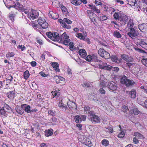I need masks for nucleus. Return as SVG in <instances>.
I'll use <instances>...</instances> for the list:
<instances>
[{
	"instance_id": "nucleus-32",
	"label": "nucleus",
	"mask_w": 147,
	"mask_h": 147,
	"mask_svg": "<svg viewBox=\"0 0 147 147\" xmlns=\"http://www.w3.org/2000/svg\"><path fill=\"white\" fill-rule=\"evenodd\" d=\"M52 66L55 69L57 72H59V64L57 62H53L52 63Z\"/></svg>"
},
{
	"instance_id": "nucleus-14",
	"label": "nucleus",
	"mask_w": 147,
	"mask_h": 147,
	"mask_svg": "<svg viewBox=\"0 0 147 147\" xmlns=\"http://www.w3.org/2000/svg\"><path fill=\"white\" fill-rule=\"evenodd\" d=\"M87 7L88 9L93 10L97 13H99L100 12V10L97 8L96 6L92 4H87Z\"/></svg>"
},
{
	"instance_id": "nucleus-34",
	"label": "nucleus",
	"mask_w": 147,
	"mask_h": 147,
	"mask_svg": "<svg viewBox=\"0 0 147 147\" xmlns=\"http://www.w3.org/2000/svg\"><path fill=\"white\" fill-rule=\"evenodd\" d=\"M53 134V130L51 129L45 130V135L47 137L52 135Z\"/></svg>"
},
{
	"instance_id": "nucleus-10",
	"label": "nucleus",
	"mask_w": 147,
	"mask_h": 147,
	"mask_svg": "<svg viewBox=\"0 0 147 147\" xmlns=\"http://www.w3.org/2000/svg\"><path fill=\"white\" fill-rule=\"evenodd\" d=\"M98 68L100 69L109 70L112 69V67L109 65L107 64L106 63H102V64L99 65Z\"/></svg>"
},
{
	"instance_id": "nucleus-11",
	"label": "nucleus",
	"mask_w": 147,
	"mask_h": 147,
	"mask_svg": "<svg viewBox=\"0 0 147 147\" xmlns=\"http://www.w3.org/2000/svg\"><path fill=\"white\" fill-rule=\"evenodd\" d=\"M38 15V12L36 10H33L31 11V13L29 15V17L30 19L33 20L35 18H37Z\"/></svg>"
},
{
	"instance_id": "nucleus-4",
	"label": "nucleus",
	"mask_w": 147,
	"mask_h": 147,
	"mask_svg": "<svg viewBox=\"0 0 147 147\" xmlns=\"http://www.w3.org/2000/svg\"><path fill=\"white\" fill-rule=\"evenodd\" d=\"M47 34L48 37L52 40L58 42H59V41L60 37H59L57 33L54 32V33H52L49 32L47 33Z\"/></svg>"
},
{
	"instance_id": "nucleus-16",
	"label": "nucleus",
	"mask_w": 147,
	"mask_h": 147,
	"mask_svg": "<svg viewBox=\"0 0 147 147\" xmlns=\"http://www.w3.org/2000/svg\"><path fill=\"white\" fill-rule=\"evenodd\" d=\"M21 107L26 112L28 113L31 112V110L32 108L29 105L23 104L21 105Z\"/></svg>"
},
{
	"instance_id": "nucleus-28",
	"label": "nucleus",
	"mask_w": 147,
	"mask_h": 147,
	"mask_svg": "<svg viewBox=\"0 0 147 147\" xmlns=\"http://www.w3.org/2000/svg\"><path fill=\"white\" fill-rule=\"evenodd\" d=\"M129 96L132 98H135L136 96V92L135 90L132 89L129 92Z\"/></svg>"
},
{
	"instance_id": "nucleus-20",
	"label": "nucleus",
	"mask_w": 147,
	"mask_h": 147,
	"mask_svg": "<svg viewBox=\"0 0 147 147\" xmlns=\"http://www.w3.org/2000/svg\"><path fill=\"white\" fill-rule=\"evenodd\" d=\"M49 16L50 18L53 19H57L59 18V16L57 13L54 12L52 11H50L49 13Z\"/></svg>"
},
{
	"instance_id": "nucleus-8",
	"label": "nucleus",
	"mask_w": 147,
	"mask_h": 147,
	"mask_svg": "<svg viewBox=\"0 0 147 147\" xmlns=\"http://www.w3.org/2000/svg\"><path fill=\"white\" fill-rule=\"evenodd\" d=\"M129 30V31L127 33V34L131 38H134L138 35L139 33L138 31L135 28Z\"/></svg>"
},
{
	"instance_id": "nucleus-57",
	"label": "nucleus",
	"mask_w": 147,
	"mask_h": 147,
	"mask_svg": "<svg viewBox=\"0 0 147 147\" xmlns=\"http://www.w3.org/2000/svg\"><path fill=\"white\" fill-rule=\"evenodd\" d=\"M15 16V15L14 14H10L9 16V19L11 20L12 22H13L14 20V18Z\"/></svg>"
},
{
	"instance_id": "nucleus-56",
	"label": "nucleus",
	"mask_w": 147,
	"mask_h": 147,
	"mask_svg": "<svg viewBox=\"0 0 147 147\" xmlns=\"http://www.w3.org/2000/svg\"><path fill=\"white\" fill-rule=\"evenodd\" d=\"M92 56L88 55L86 57V60L88 61H92Z\"/></svg>"
},
{
	"instance_id": "nucleus-50",
	"label": "nucleus",
	"mask_w": 147,
	"mask_h": 147,
	"mask_svg": "<svg viewBox=\"0 0 147 147\" xmlns=\"http://www.w3.org/2000/svg\"><path fill=\"white\" fill-rule=\"evenodd\" d=\"M122 111L124 113L126 112L128 110V108L127 106H123L121 108Z\"/></svg>"
},
{
	"instance_id": "nucleus-43",
	"label": "nucleus",
	"mask_w": 147,
	"mask_h": 147,
	"mask_svg": "<svg viewBox=\"0 0 147 147\" xmlns=\"http://www.w3.org/2000/svg\"><path fill=\"white\" fill-rule=\"evenodd\" d=\"M52 95L54 96L53 98H54L55 96H58L60 95V93L58 91H55L54 92L52 91L51 92Z\"/></svg>"
},
{
	"instance_id": "nucleus-60",
	"label": "nucleus",
	"mask_w": 147,
	"mask_h": 147,
	"mask_svg": "<svg viewBox=\"0 0 147 147\" xmlns=\"http://www.w3.org/2000/svg\"><path fill=\"white\" fill-rule=\"evenodd\" d=\"M100 19L102 21L105 20L107 19V17L105 16H103L100 17Z\"/></svg>"
},
{
	"instance_id": "nucleus-17",
	"label": "nucleus",
	"mask_w": 147,
	"mask_h": 147,
	"mask_svg": "<svg viewBox=\"0 0 147 147\" xmlns=\"http://www.w3.org/2000/svg\"><path fill=\"white\" fill-rule=\"evenodd\" d=\"M90 120L92 123H96L100 122V119L97 115H95L90 117Z\"/></svg>"
},
{
	"instance_id": "nucleus-37",
	"label": "nucleus",
	"mask_w": 147,
	"mask_h": 147,
	"mask_svg": "<svg viewBox=\"0 0 147 147\" xmlns=\"http://www.w3.org/2000/svg\"><path fill=\"white\" fill-rule=\"evenodd\" d=\"M113 35L116 38H121L122 36L118 31L116 30L114 32Z\"/></svg>"
},
{
	"instance_id": "nucleus-35",
	"label": "nucleus",
	"mask_w": 147,
	"mask_h": 147,
	"mask_svg": "<svg viewBox=\"0 0 147 147\" xmlns=\"http://www.w3.org/2000/svg\"><path fill=\"white\" fill-rule=\"evenodd\" d=\"M4 109L7 110V112L11 113L13 112V110L7 104H5L3 107Z\"/></svg>"
},
{
	"instance_id": "nucleus-49",
	"label": "nucleus",
	"mask_w": 147,
	"mask_h": 147,
	"mask_svg": "<svg viewBox=\"0 0 147 147\" xmlns=\"http://www.w3.org/2000/svg\"><path fill=\"white\" fill-rule=\"evenodd\" d=\"M109 144V142L108 140L106 139H104L102 141V144L105 146H108Z\"/></svg>"
},
{
	"instance_id": "nucleus-61",
	"label": "nucleus",
	"mask_w": 147,
	"mask_h": 147,
	"mask_svg": "<svg viewBox=\"0 0 147 147\" xmlns=\"http://www.w3.org/2000/svg\"><path fill=\"white\" fill-rule=\"evenodd\" d=\"M133 142L135 144H136L139 143L138 140L136 138H133Z\"/></svg>"
},
{
	"instance_id": "nucleus-63",
	"label": "nucleus",
	"mask_w": 147,
	"mask_h": 147,
	"mask_svg": "<svg viewBox=\"0 0 147 147\" xmlns=\"http://www.w3.org/2000/svg\"><path fill=\"white\" fill-rule=\"evenodd\" d=\"M31 66L33 67L35 66L36 65V63L35 61H32L30 63Z\"/></svg>"
},
{
	"instance_id": "nucleus-55",
	"label": "nucleus",
	"mask_w": 147,
	"mask_h": 147,
	"mask_svg": "<svg viewBox=\"0 0 147 147\" xmlns=\"http://www.w3.org/2000/svg\"><path fill=\"white\" fill-rule=\"evenodd\" d=\"M94 3L96 5H102L100 0H95Z\"/></svg>"
},
{
	"instance_id": "nucleus-62",
	"label": "nucleus",
	"mask_w": 147,
	"mask_h": 147,
	"mask_svg": "<svg viewBox=\"0 0 147 147\" xmlns=\"http://www.w3.org/2000/svg\"><path fill=\"white\" fill-rule=\"evenodd\" d=\"M69 47L70 49H73L74 47V44L73 42H70L69 44Z\"/></svg>"
},
{
	"instance_id": "nucleus-33",
	"label": "nucleus",
	"mask_w": 147,
	"mask_h": 147,
	"mask_svg": "<svg viewBox=\"0 0 147 147\" xmlns=\"http://www.w3.org/2000/svg\"><path fill=\"white\" fill-rule=\"evenodd\" d=\"M134 135L138 139H143L144 138V136L140 133L138 132H135Z\"/></svg>"
},
{
	"instance_id": "nucleus-51",
	"label": "nucleus",
	"mask_w": 147,
	"mask_h": 147,
	"mask_svg": "<svg viewBox=\"0 0 147 147\" xmlns=\"http://www.w3.org/2000/svg\"><path fill=\"white\" fill-rule=\"evenodd\" d=\"M63 21L64 22H66L68 24H71L72 22L71 21L66 18H64Z\"/></svg>"
},
{
	"instance_id": "nucleus-26",
	"label": "nucleus",
	"mask_w": 147,
	"mask_h": 147,
	"mask_svg": "<svg viewBox=\"0 0 147 147\" xmlns=\"http://www.w3.org/2000/svg\"><path fill=\"white\" fill-rule=\"evenodd\" d=\"M54 79L57 83H60L61 82V81L64 80V78L58 76H55L54 77Z\"/></svg>"
},
{
	"instance_id": "nucleus-40",
	"label": "nucleus",
	"mask_w": 147,
	"mask_h": 147,
	"mask_svg": "<svg viewBox=\"0 0 147 147\" xmlns=\"http://www.w3.org/2000/svg\"><path fill=\"white\" fill-rule=\"evenodd\" d=\"M30 74L28 70L26 71L24 73V78L25 80H27L29 77Z\"/></svg>"
},
{
	"instance_id": "nucleus-39",
	"label": "nucleus",
	"mask_w": 147,
	"mask_h": 147,
	"mask_svg": "<svg viewBox=\"0 0 147 147\" xmlns=\"http://www.w3.org/2000/svg\"><path fill=\"white\" fill-rule=\"evenodd\" d=\"M71 3L75 5H79L81 4V1L80 0H72L71 1Z\"/></svg>"
},
{
	"instance_id": "nucleus-36",
	"label": "nucleus",
	"mask_w": 147,
	"mask_h": 147,
	"mask_svg": "<svg viewBox=\"0 0 147 147\" xmlns=\"http://www.w3.org/2000/svg\"><path fill=\"white\" fill-rule=\"evenodd\" d=\"M16 112L19 114L22 115L24 111L23 108L21 106H17L16 108Z\"/></svg>"
},
{
	"instance_id": "nucleus-15",
	"label": "nucleus",
	"mask_w": 147,
	"mask_h": 147,
	"mask_svg": "<svg viewBox=\"0 0 147 147\" xmlns=\"http://www.w3.org/2000/svg\"><path fill=\"white\" fill-rule=\"evenodd\" d=\"M121 57L126 62H132L134 61V59L132 57H129L126 55H121Z\"/></svg>"
},
{
	"instance_id": "nucleus-42",
	"label": "nucleus",
	"mask_w": 147,
	"mask_h": 147,
	"mask_svg": "<svg viewBox=\"0 0 147 147\" xmlns=\"http://www.w3.org/2000/svg\"><path fill=\"white\" fill-rule=\"evenodd\" d=\"M121 15V13H115L113 15L114 18L116 20H119L120 18V16Z\"/></svg>"
},
{
	"instance_id": "nucleus-45",
	"label": "nucleus",
	"mask_w": 147,
	"mask_h": 147,
	"mask_svg": "<svg viewBox=\"0 0 147 147\" xmlns=\"http://www.w3.org/2000/svg\"><path fill=\"white\" fill-rule=\"evenodd\" d=\"M76 36L80 39H84L85 37L81 33H77L76 34Z\"/></svg>"
},
{
	"instance_id": "nucleus-38",
	"label": "nucleus",
	"mask_w": 147,
	"mask_h": 147,
	"mask_svg": "<svg viewBox=\"0 0 147 147\" xmlns=\"http://www.w3.org/2000/svg\"><path fill=\"white\" fill-rule=\"evenodd\" d=\"M127 3L131 6H134L136 3V0H127Z\"/></svg>"
},
{
	"instance_id": "nucleus-58",
	"label": "nucleus",
	"mask_w": 147,
	"mask_h": 147,
	"mask_svg": "<svg viewBox=\"0 0 147 147\" xmlns=\"http://www.w3.org/2000/svg\"><path fill=\"white\" fill-rule=\"evenodd\" d=\"M18 48L20 49L22 51H23L25 50L26 48L24 46H22V45H19L18 46Z\"/></svg>"
},
{
	"instance_id": "nucleus-3",
	"label": "nucleus",
	"mask_w": 147,
	"mask_h": 147,
	"mask_svg": "<svg viewBox=\"0 0 147 147\" xmlns=\"http://www.w3.org/2000/svg\"><path fill=\"white\" fill-rule=\"evenodd\" d=\"M69 101V99L67 98H64L60 101L58 104V106L60 107L63 111H65L67 109V102Z\"/></svg>"
},
{
	"instance_id": "nucleus-18",
	"label": "nucleus",
	"mask_w": 147,
	"mask_h": 147,
	"mask_svg": "<svg viewBox=\"0 0 147 147\" xmlns=\"http://www.w3.org/2000/svg\"><path fill=\"white\" fill-rule=\"evenodd\" d=\"M109 89L112 90H115L117 88V87L116 84L113 81L110 82L108 85Z\"/></svg>"
},
{
	"instance_id": "nucleus-5",
	"label": "nucleus",
	"mask_w": 147,
	"mask_h": 147,
	"mask_svg": "<svg viewBox=\"0 0 147 147\" xmlns=\"http://www.w3.org/2000/svg\"><path fill=\"white\" fill-rule=\"evenodd\" d=\"M121 82L123 84H125L126 86H129L134 85L135 83L132 80L128 79L126 76H123L121 79Z\"/></svg>"
},
{
	"instance_id": "nucleus-25",
	"label": "nucleus",
	"mask_w": 147,
	"mask_h": 147,
	"mask_svg": "<svg viewBox=\"0 0 147 147\" xmlns=\"http://www.w3.org/2000/svg\"><path fill=\"white\" fill-rule=\"evenodd\" d=\"M92 61L95 62H98L99 63L101 64L102 61L101 60L99 59L97 55L93 54L92 55Z\"/></svg>"
},
{
	"instance_id": "nucleus-21",
	"label": "nucleus",
	"mask_w": 147,
	"mask_h": 147,
	"mask_svg": "<svg viewBox=\"0 0 147 147\" xmlns=\"http://www.w3.org/2000/svg\"><path fill=\"white\" fill-rule=\"evenodd\" d=\"M79 55L82 58H85L86 57L87 54L84 49H81L79 51Z\"/></svg>"
},
{
	"instance_id": "nucleus-9",
	"label": "nucleus",
	"mask_w": 147,
	"mask_h": 147,
	"mask_svg": "<svg viewBox=\"0 0 147 147\" xmlns=\"http://www.w3.org/2000/svg\"><path fill=\"white\" fill-rule=\"evenodd\" d=\"M120 18L119 22L121 25V26L125 25L128 20L127 16L125 15L122 14L120 16Z\"/></svg>"
},
{
	"instance_id": "nucleus-53",
	"label": "nucleus",
	"mask_w": 147,
	"mask_h": 147,
	"mask_svg": "<svg viewBox=\"0 0 147 147\" xmlns=\"http://www.w3.org/2000/svg\"><path fill=\"white\" fill-rule=\"evenodd\" d=\"M115 9L113 8L109 7V10L108 12L110 13L111 14H112V13L115 12Z\"/></svg>"
},
{
	"instance_id": "nucleus-46",
	"label": "nucleus",
	"mask_w": 147,
	"mask_h": 147,
	"mask_svg": "<svg viewBox=\"0 0 147 147\" xmlns=\"http://www.w3.org/2000/svg\"><path fill=\"white\" fill-rule=\"evenodd\" d=\"M134 49H135V50L136 51H138V52L142 53H146V52L144 50H142L141 49H140L139 48H138L136 47H134Z\"/></svg>"
},
{
	"instance_id": "nucleus-30",
	"label": "nucleus",
	"mask_w": 147,
	"mask_h": 147,
	"mask_svg": "<svg viewBox=\"0 0 147 147\" xmlns=\"http://www.w3.org/2000/svg\"><path fill=\"white\" fill-rule=\"evenodd\" d=\"M7 95L9 98L13 99L14 98L15 93L13 91H10L7 93Z\"/></svg>"
},
{
	"instance_id": "nucleus-2",
	"label": "nucleus",
	"mask_w": 147,
	"mask_h": 147,
	"mask_svg": "<svg viewBox=\"0 0 147 147\" xmlns=\"http://www.w3.org/2000/svg\"><path fill=\"white\" fill-rule=\"evenodd\" d=\"M59 42L63 43L65 45H68L70 40L69 36H67L65 33H64L60 37Z\"/></svg>"
},
{
	"instance_id": "nucleus-47",
	"label": "nucleus",
	"mask_w": 147,
	"mask_h": 147,
	"mask_svg": "<svg viewBox=\"0 0 147 147\" xmlns=\"http://www.w3.org/2000/svg\"><path fill=\"white\" fill-rule=\"evenodd\" d=\"M144 96H142L141 95H139L138 96L137 101H138L140 103H142V102L140 101V99L144 100Z\"/></svg>"
},
{
	"instance_id": "nucleus-24",
	"label": "nucleus",
	"mask_w": 147,
	"mask_h": 147,
	"mask_svg": "<svg viewBox=\"0 0 147 147\" xmlns=\"http://www.w3.org/2000/svg\"><path fill=\"white\" fill-rule=\"evenodd\" d=\"M15 9L21 11L24 10L23 6L20 4L18 2H16L15 3Z\"/></svg>"
},
{
	"instance_id": "nucleus-12",
	"label": "nucleus",
	"mask_w": 147,
	"mask_h": 147,
	"mask_svg": "<svg viewBox=\"0 0 147 147\" xmlns=\"http://www.w3.org/2000/svg\"><path fill=\"white\" fill-rule=\"evenodd\" d=\"M75 121L77 123L81 122L82 121H85L86 119V117L85 115L81 116L76 115L74 118Z\"/></svg>"
},
{
	"instance_id": "nucleus-59",
	"label": "nucleus",
	"mask_w": 147,
	"mask_h": 147,
	"mask_svg": "<svg viewBox=\"0 0 147 147\" xmlns=\"http://www.w3.org/2000/svg\"><path fill=\"white\" fill-rule=\"evenodd\" d=\"M4 109L3 108L0 109V113L1 115H5V112Z\"/></svg>"
},
{
	"instance_id": "nucleus-52",
	"label": "nucleus",
	"mask_w": 147,
	"mask_h": 147,
	"mask_svg": "<svg viewBox=\"0 0 147 147\" xmlns=\"http://www.w3.org/2000/svg\"><path fill=\"white\" fill-rule=\"evenodd\" d=\"M142 62L143 65L147 67V58L143 59L142 60Z\"/></svg>"
},
{
	"instance_id": "nucleus-27",
	"label": "nucleus",
	"mask_w": 147,
	"mask_h": 147,
	"mask_svg": "<svg viewBox=\"0 0 147 147\" xmlns=\"http://www.w3.org/2000/svg\"><path fill=\"white\" fill-rule=\"evenodd\" d=\"M110 57H111V59L113 62L117 63H119L121 60V59H118L117 56L113 55H112Z\"/></svg>"
},
{
	"instance_id": "nucleus-19",
	"label": "nucleus",
	"mask_w": 147,
	"mask_h": 147,
	"mask_svg": "<svg viewBox=\"0 0 147 147\" xmlns=\"http://www.w3.org/2000/svg\"><path fill=\"white\" fill-rule=\"evenodd\" d=\"M138 28L141 31L144 32L147 29V24L142 23L139 24L138 25Z\"/></svg>"
},
{
	"instance_id": "nucleus-6",
	"label": "nucleus",
	"mask_w": 147,
	"mask_h": 147,
	"mask_svg": "<svg viewBox=\"0 0 147 147\" xmlns=\"http://www.w3.org/2000/svg\"><path fill=\"white\" fill-rule=\"evenodd\" d=\"M99 55L103 58L108 59L110 58V54L103 49H100L98 51Z\"/></svg>"
},
{
	"instance_id": "nucleus-64",
	"label": "nucleus",
	"mask_w": 147,
	"mask_h": 147,
	"mask_svg": "<svg viewBox=\"0 0 147 147\" xmlns=\"http://www.w3.org/2000/svg\"><path fill=\"white\" fill-rule=\"evenodd\" d=\"M142 106L147 109V99L145 100Z\"/></svg>"
},
{
	"instance_id": "nucleus-31",
	"label": "nucleus",
	"mask_w": 147,
	"mask_h": 147,
	"mask_svg": "<svg viewBox=\"0 0 147 147\" xmlns=\"http://www.w3.org/2000/svg\"><path fill=\"white\" fill-rule=\"evenodd\" d=\"M100 89L99 90V93L102 94H105L106 93V91L105 90V86H101V84L99 86Z\"/></svg>"
},
{
	"instance_id": "nucleus-23",
	"label": "nucleus",
	"mask_w": 147,
	"mask_h": 147,
	"mask_svg": "<svg viewBox=\"0 0 147 147\" xmlns=\"http://www.w3.org/2000/svg\"><path fill=\"white\" fill-rule=\"evenodd\" d=\"M129 113L130 114H134L135 115H137L138 114H141L140 111L136 108H134L133 109L130 110Z\"/></svg>"
},
{
	"instance_id": "nucleus-7",
	"label": "nucleus",
	"mask_w": 147,
	"mask_h": 147,
	"mask_svg": "<svg viewBox=\"0 0 147 147\" xmlns=\"http://www.w3.org/2000/svg\"><path fill=\"white\" fill-rule=\"evenodd\" d=\"M87 16L89 17L91 20V21L94 24H95V17L96 15L94 13V12L91 10H88L86 11Z\"/></svg>"
},
{
	"instance_id": "nucleus-48",
	"label": "nucleus",
	"mask_w": 147,
	"mask_h": 147,
	"mask_svg": "<svg viewBox=\"0 0 147 147\" xmlns=\"http://www.w3.org/2000/svg\"><path fill=\"white\" fill-rule=\"evenodd\" d=\"M15 54L14 53L12 52H10L6 54V57L8 58H10L14 56Z\"/></svg>"
},
{
	"instance_id": "nucleus-29",
	"label": "nucleus",
	"mask_w": 147,
	"mask_h": 147,
	"mask_svg": "<svg viewBox=\"0 0 147 147\" xmlns=\"http://www.w3.org/2000/svg\"><path fill=\"white\" fill-rule=\"evenodd\" d=\"M134 25V23L133 22V21L130 20H129L127 24V28L129 30L134 29L133 28Z\"/></svg>"
},
{
	"instance_id": "nucleus-22",
	"label": "nucleus",
	"mask_w": 147,
	"mask_h": 147,
	"mask_svg": "<svg viewBox=\"0 0 147 147\" xmlns=\"http://www.w3.org/2000/svg\"><path fill=\"white\" fill-rule=\"evenodd\" d=\"M138 45L145 49H147V43L143 40H139L137 42Z\"/></svg>"
},
{
	"instance_id": "nucleus-13",
	"label": "nucleus",
	"mask_w": 147,
	"mask_h": 147,
	"mask_svg": "<svg viewBox=\"0 0 147 147\" xmlns=\"http://www.w3.org/2000/svg\"><path fill=\"white\" fill-rule=\"evenodd\" d=\"M67 105L69 108L71 110L76 109L77 108L76 104L73 102L70 101L69 100L67 102Z\"/></svg>"
},
{
	"instance_id": "nucleus-44",
	"label": "nucleus",
	"mask_w": 147,
	"mask_h": 147,
	"mask_svg": "<svg viewBox=\"0 0 147 147\" xmlns=\"http://www.w3.org/2000/svg\"><path fill=\"white\" fill-rule=\"evenodd\" d=\"M61 9L63 14H65V15L67 14L68 11L67 9L65 7L63 6H61Z\"/></svg>"
},
{
	"instance_id": "nucleus-1",
	"label": "nucleus",
	"mask_w": 147,
	"mask_h": 147,
	"mask_svg": "<svg viewBox=\"0 0 147 147\" xmlns=\"http://www.w3.org/2000/svg\"><path fill=\"white\" fill-rule=\"evenodd\" d=\"M38 24H36L34 22L32 23L33 27L40 29L42 27L43 29H46L48 27V24L45 20L41 18H40L38 20Z\"/></svg>"
},
{
	"instance_id": "nucleus-54",
	"label": "nucleus",
	"mask_w": 147,
	"mask_h": 147,
	"mask_svg": "<svg viewBox=\"0 0 147 147\" xmlns=\"http://www.w3.org/2000/svg\"><path fill=\"white\" fill-rule=\"evenodd\" d=\"M125 134L123 131H122L118 135V136L120 138L123 137L124 136Z\"/></svg>"
},
{
	"instance_id": "nucleus-41",
	"label": "nucleus",
	"mask_w": 147,
	"mask_h": 147,
	"mask_svg": "<svg viewBox=\"0 0 147 147\" xmlns=\"http://www.w3.org/2000/svg\"><path fill=\"white\" fill-rule=\"evenodd\" d=\"M84 143L86 145L88 146L91 147L92 146V144L89 138H87Z\"/></svg>"
}]
</instances>
